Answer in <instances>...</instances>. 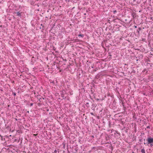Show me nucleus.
<instances>
[{
    "mask_svg": "<svg viewBox=\"0 0 153 153\" xmlns=\"http://www.w3.org/2000/svg\"><path fill=\"white\" fill-rule=\"evenodd\" d=\"M146 140L147 141L146 143L147 145H149V143H153V138L151 137H148Z\"/></svg>",
    "mask_w": 153,
    "mask_h": 153,
    "instance_id": "1",
    "label": "nucleus"
},
{
    "mask_svg": "<svg viewBox=\"0 0 153 153\" xmlns=\"http://www.w3.org/2000/svg\"><path fill=\"white\" fill-rule=\"evenodd\" d=\"M66 93L65 91L64 90H63L60 92V95L61 97L63 99H66V97H65L64 94Z\"/></svg>",
    "mask_w": 153,
    "mask_h": 153,
    "instance_id": "2",
    "label": "nucleus"
},
{
    "mask_svg": "<svg viewBox=\"0 0 153 153\" xmlns=\"http://www.w3.org/2000/svg\"><path fill=\"white\" fill-rule=\"evenodd\" d=\"M91 109L94 111L95 110V108L96 107V106H95V105L94 104V103H93L91 105Z\"/></svg>",
    "mask_w": 153,
    "mask_h": 153,
    "instance_id": "3",
    "label": "nucleus"
},
{
    "mask_svg": "<svg viewBox=\"0 0 153 153\" xmlns=\"http://www.w3.org/2000/svg\"><path fill=\"white\" fill-rule=\"evenodd\" d=\"M91 103L92 104V102L90 101L89 102H86V104H85L86 106V107L87 108L89 107L90 106L89 105V104H91Z\"/></svg>",
    "mask_w": 153,
    "mask_h": 153,
    "instance_id": "4",
    "label": "nucleus"
},
{
    "mask_svg": "<svg viewBox=\"0 0 153 153\" xmlns=\"http://www.w3.org/2000/svg\"><path fill=\"white\" fill-rule=\"evenodd\" d=\"M73 152L74 153H76L77 152V150L76 148H73Z\"/></svg>",
    "mask_w": 153,
    "mask_h": 153,
    "instance_id": "5",
    "label": "nucleus"
},
{
    "mask_svg": "<svg viewBox=\"0 0 153 153\" xmlns=\"http://www.w3.org/2000/svg\"><path fill=\"white\" fill-rule=\"evenodd\" d=\"M16 14L17 16H19L20 17H21L22 16L21 13L19 12V11L17 12L16 13Z\"/></svg>",
    "mask_w": 153,
    "mask_h": 153,
    "instance_id": "6",
    "label": "nucleus"
},
{
    "mask_svg": "<svg viewBox=\"0 0 153 153\" xmlns=\"http://www.w3.org/2000/svg\"><path fill=\"white\" fill-rule=\"evenodd\" d=\"M78 36L79 37L80 36L82 38H83L84 36V35L83 34H80L78 35Z\"/></svg>",
    "mask_w": 153,
    "mask_h": 153,
    "instance_id": "7",
    "label": "nucleus"
},
{
    "mask_svg": "<svg viewBox=\"0 0 153 153\" xmlns=\"http://www.w3.org/2000/svg\"><path fill=\"white\" fill-rule=\"evenodd\" d=\"M141 151L142 153H145V150L144 149V148L141 149Z\"/></svg>",
    "mask_w": 153,
    "mask_h": 153,
    "instance_id": "8",
    "label": "nucleus"
},
{
    "mask_svg": "<svg viewBox=\"0 0 153 153\" xmlns=\"http://www.w3.org/2000/svg\"><path fill=\"white\" fill-rule=\"evenodd\" d=\"M141 27H139V28H138L137 31L138 33H139V31L140 30H141Z\"/></svg>",
    "mask_w": 153,
    "mask_h": 153,
    "instance_id": "9",
    "label": "nucleus"
},
{
    "mask_svg": "<svg viewBox=\"0 0 153 153\" xmlns=\"http://www.w3.org/2000/svg\"><path fill=\"white\" fill-rule=\"evenodd\" d=\"M12 94H13L14 96H15L16 95V94L12 91Z\"/></svg>",
    "mask_w": 153,
    "mask_h": 153,
    "instance_id": "10",
    "label": "nucleus"
},
{
    "mask_svg": "<svg viewBox=\"0 0 153 153\" xmlns=\"http://www.w3.org/2000/svg\"><path fill=\"white\" fill-rule=\"evenodd\" d=\"M149 144L151 147H152L153 146V143H149Z\"/></svg>",
    "mask_w": 153,
    "mask_h": 153,
    "instance_id": "11",
    "label": "nucleus"
},
{
    "mask_svg": "<svg viewBox=\"0 0 153 153\" xmlns=\"http://www.w3.org/2000/svg\"><path fill=\"white\" fill-rule=\"evenodd\" d=\"M117 12V11L116 10H114L113 11V12L114 14H115Z\"/></svg>",
    "mask_w": 153,
    "mask_h": 153,
    "instance_id": "12",
    "label": "nucleus"
},
{
    "mask_svg": "<svg viewBox=\"0 0 153 153\" xmlns=\"http://www.w3.org/2000/svg\"><path fill=\"white\" fill-rule=\"evenodd\" d=\"M146 128H150V126H147L146 127Z\"/></svg>",
    "mask_w": 153,
    "mask_h": 153,
    "instance_id": "13",
    "label": "nucleus"
},
{
    "mask_svg": "<svg viewBox=\"0 0 153 153\" xmlns=\"http://www.w3.org/2000/svg\"><path fill=\"white\" fill-rule=\"evenodd\" d=\"M53 153H57V151L56 150H55Z\"/></svg>",
    "mask_w": 153,
    "mask_h": 153,
    "instance_id": "14",
    "label": "nucleus"
},
{
    "mask_svg": "<svg viewBox=\"0 0 153 153\" xmlns=\"http://www.w3.org/2000/svg\"><path fill=\"white\" fill-rule=\"evenodd\" d=\"M139 141H140V142H143V139H140V140H139Z\"/></svg>",
    "mask_w": 153,
    "mask_h": 153,
    "instance_id": "15",
    "label": "nucleus"
},
{
    "mask_svg": "<svg viewBox=\"0 0 153 153\" xmlns=\"http://www.w3.org/2000/svg\"><path fill=\"white\" fill-rule=\"evenodd\" d=\"M33 105V103H31L30 104V106H32Z\"/></svg>",
    "mask_w": 153,
    "mask_h": 153,
    "instance_id": "16",
    "label": "nucleus"
},
{
    "mask_svg": "<svg viewBox=\"0 0 153 153\" xmlns=\"http://www.w3.org/2000/svg\"><path fill=\"white\" fill-rule=\"evenodd\" d=\"M65 145L64 144H63V148H65Z\"/></svg>",
    "mask_w": 153,
    "mask_h": 153,
    "instance_id": "17",
    "label": "nucleus"
},
{
    "mask_svg": "<svg viewBox=\"0 0 153 153\" xmlns=\"http://www.w3.org/2000/svg\"><path fill=\"white\" fill-rule=\"evenodd\" d=\"M90 114H91L92 115H94V114H93V113H92V112H91V113H90Z\"/></svg>",
    "mask_w": 153,
    "mask_h": 153,
    "instance_id": "18",
    "label": "nucleus"
},
{
    "mask_svg": "<svg viewBox=\"0 0 153 153\" xmlns=\"http://www.w3.org/2000/svg\"><path fill=\"white\" fill-rule=\"evenodd\" d=\"M93 71H94L95 72V71H97V70H96V69H94V70Z\"/></svg>",
    "mask_w": 153,
    "mask_h": 153,
    "instance_id": "19",
    "label": "nucleus"
},
{
    "mask_svg": "<svg viewBox=\"0 0 153 153\" xmlns=\"http://www.w3.org/2000/svg\"><path fill=\"white\" fill-rule=\"evenodd\" d=\"M115 132H116V133L118 134H119V133H118V131H116Z\"/></svg>",
    "mask_w": 153,
    "mask_h": 153,
    "instance_id": "20",
    "label": "nucleus"
},
{
    "mask_svg": "<svg viewBox=\"0 0 153 153\" xmlns=\"http://www.w3.org/2000/svg\"><path fill=\"white\" fill-rule=\"evenodd\" d=\"M66 99H67V100H69V97H68L67 98L66 97Z\"/></svg>",
    "mask_w": 153,
    "mask_h": 153,
    "instance_id": "21",
    "label": "nucleus"
},
{
    "mask_svg": "<svg viewBox=\"0 0 153 153\" xmlns=\"http://www.w3.org/2000/svg\"><path fill=\"white\" fill-rule=\"evenodd\" d=\"M143 141H145V140H145V139H143Z\"/></svg>",
    "mask_w": 153,
    "mask_h": 153,
    "instance_id": "22",
    "label": "nucleus"
},
{
    "mask_svg": "<svg viewBox=\"0 0 153 153\" xmlns=\"http://www.w3.org/2000/svg\"><path fill=\"white\" fill-rule=\"evenodd\" d=\"M147 144L145 142L144 143V144Z\"/></svg>",
    "mask_w": 153,
    "mask_h": 153,
    "instance_id": "23",
    "label": "nucleus"
},
{
    "mask_svg": "<svg viewBox=\"0 0 153 153\" xmlns=\"http://www.w3.org/2000/svg\"><path fill=\"white\" fill-rule=\"evenodd\" d=\"M0 136L2 137V136L0 134Z\"/></svg>",
    "mask_w": 153,
    "mask_h": 153,
    "instance_id": "24",
    "label": "nucleus"
},
{
    "mask_svg": "<svg viewBox=\"0 0 153 153\" xmlns=\"http://www.w3.org/2000/svg\"><path fill=\"white\" fill-rule=\"evenodd\" d=\"M27 113H29V111H27Z\"/></svg>",
    "mask_w": 153,
    "mask_h": 153,
    "instance_id": "25",
    "label": "nucleus"
},
{
    "mask_svg": "<svg viewBox=\"0 0 153 153\" xmlns=\"http://www.w3.org/2000/svg\"><path fill=\"white\" fill-rule=\"evenodd\" d=\"M84 15H86V13H84Z\"/></svg>",
    "mask_w": 153,
    "mask_h": 153,
    "instance_id": "26",
    "label": "nucleus"
},
{
    "mask_svg": "<svg viewBox=\"0 0 153 153\" xmlns=\"http://www.w3.org/2000/svg\"><path fill=\"white\" fill-rule=\"evenodd\" d=\"M92 137L93 138H94V137L93 136H92Z\"/></svg>",
    "mask_w": 153,
    "mask_h": 153,
    "instance_id": "27",
    "label": "nucleus"
},
{
    "mask_svg": "<svg viewBox=\"0 0 153 153\" xmlns=\"http://www.w3.org/2000/svg\"><path fill=\"white\" fill-rule=\"evenodd\" d=\"M91 68H93V66H92V67H91Z\"/></svg>",
    "mask_w": 153,
    "mask_h": 153,
    "instance_id": "28",
    "label": "nucleus"
},
{
    "mask_svg": "<svg viewBox=\"0 0 153 153\" xmlns=\"http://www.w3.org/2000/svg\"><path fill=\"white\" fill-rule=\"evenodd\" d=\"M135 28L137 27V26H135Z\"/></svg>",
    "mask_w": 153,
    "mask_h": 153,
    "instance_id": "29",
    "label": "nucleus"
},
{
    "mask_svg": "<svg viewBox=\"0 0 153 153\" xmlns=\"http://www.w3.org/2000/svg\"><path fill=\"white\" fill-rule=\"evenodd\" d=\"M41 26H42V24H41Z\"/></svg>",
    "mask_w": 153,
    "mask_h": 153,
    "instance_id": "30",
    "label": "nucleus"
}]
</instances>
